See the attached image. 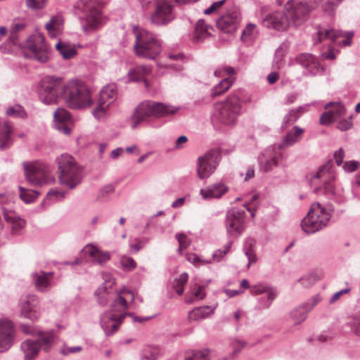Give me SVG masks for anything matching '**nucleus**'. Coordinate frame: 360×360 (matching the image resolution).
I'll list each match as a JSON object with an SVG mask.
<instances>
[{
  "instance_id": "37998d69",
  "label": "nucleus",
  "mask_w": 360,
  "mask_h": 360,
  "mask_svg": "<svg viewBox=\"0 0 360 360\" xmlns=\"http://www.w3.org/2000/svg\"><path fill=\"white\" fill-rule=\"evenodd\" d=\"M245 346V342L238 340H234L231 345V352L219 360H233L236 355L238 354Z\"/></svg>"
},
{
  "instance_id": "2f4dec72",
  "label": "nucleus",
  "mask_w": 360,
  "mask_h": 360,
  "mask_svg": "<svg viewBox=\"0 0 360 360\" xmlns=\"http://www.w3.org/2000/svg\"><path fill=\"white\" fill-rule=\"evenodd\" d=\"M278 155L274 150H266L259 157L261 169L265 172L271 171L277 165Z\"/></svg>"
},
{
  "instance_id": "0e129e2a",
  "label": "nucleus",
  "mask_w": 360,
  "mask_h": 360,
  "mask_svg": "<svg viewBox=\"0 0 360 360\" xmlns=\"http://www.w3.org/2000/svg\"><path fill=\"white\" fill-rule=\"evenodd\" d=\"M226 0H221L213 3L210 7L205 10L204 13L210 15L219 9L225 3Z\"/></svg>"
},
{
  "instance_id": "58836bf2",
  "label": "nucleus",
  "mask_w": 360,
  "mask_h": 360,
  "mask_svg": "<svg viewBox=\"0 0 360 360\" xmlns=\"http://www.w3.org/2000/svg\"><path fill=\"white\" fill-rule=\"evenodd\" d=\"M56 50L62 56L63 58L68 60L74 58L77 52L73 45L59 41L56 45Z\"/></svg>"
},
{
  "instance_id": "0eeeda50",
  "label": "nucleus",
  "mask_w": 360,
  "mask_h": 360,
  "mask_svg": "<svg viewBox=\"0 0 360 360\" xmlns=\"http://www.w3.org/2000/svg\"><path fill=\"white\" fill-rule=\"evenodd\" d=\"M136 39L134 50L137 56L155 59L160 53L161 44L153 33L141 30L136 33Z\"/></svg>"
},
{
  "instance_id": "8fccbe9b",
  "label": "nucleus",
  "mask_w": 360,
  "mask_h": 360,
  "mask_svg": "<svg viewBox=\"0 0 360 360\" xmlns=\"http://www.w3.org/2000/svg\"><path fill=\"white\" fill-rule=\"evenodd\" d=\"M186 258L189 262L192 263L196 267L206 265L212 262L211 259H202L194 253L188 254Z\"/></svg>"
},
{
  "instance_id": "13d9d810",
  "label": "nucleus",
  "mask_w": 360,
  "mask_h": 360,
  "mask_svg": "<svg viewBox=\"0 0 360 360\" xmlns=\"http://www.w3.org/2000/svg\"><path fill=\"white\" fill-rule=\"evenodd\" d=\"M360 187V172L355 176L354 180L352 184V191L353 196L356 198L360 199V193H359V188Z\"/></svg>"
},
{
  "instance_id": "a878e982",
  "label": "nucleus",
  "mask_w": 360,
  "mask_h": 360,
  "mask_svg": "<svg viewBox=\"0 0 360 360\" xmlns=\"http://www.w3.org/2000/svg\"><path fill=\"white\" fill-rule=\"evenodd\" d=\"M319 301L320 298L316 295L296 308L294 310V325L303 322L307 319L308 313Z\"/></svg>"
},
{
  "instance_id": "f8f14e48",
  "label": "nucleus",
  "mask_w": 360,
  "mask_h": 360,
  "mask_svg": "<svg viewBox=\"0 0 360 360\" xmlns=\"http://www.w3.org/2000/svg\"><path fill=\"white\" fill-rule=\"evenodd\" d=\"M25 172L27 181L34 186L49 184L54 181L48 167L41 162H37L26 165Z\"/></svg>"
},
{
  "instance_id": "20e7f679",
  "label": "nucleus",
  "mask_w": 360,
  "mask_h": 360,
  "mask_svg": "<svg viewBox=\"0 0 360 360\" xmlns=\"http://www.w3.org/2000/svg\"><path fill=\"white\" fill-rule=\"evenodd\" d=\"M333 211L334 208L331 205L323 206L319 202L311 204L306 217L301 222L303 231L307 234H312L325 228Z\"/></svg>"
},
{
  "instance_id": "393cba45",
  "label": "nucleus",
  "mask_w": 360,
  "mask_h": 360,
  "mask_svg": "<svg viewBox=\"0 0 360 360\" xmlns=\"http://www.w3.org/2000/svg\"><path fill=\"white\" fill-rule=\"evenodd\" d=\"M38 304L37 298L35 295H30L25 300L22 301L20 314L22 317L30 319L31 321L37 320L39 316L36 307Z\"/></svg>"
},
{
  "instance_id": "a19ab883",
  "label": "nucleus",
  "mask_w": 360,
  "mask_h": 360,
  "mask_svg": "<svg viewBox=\"0 0 360 360\" xmlns=\"http://www.w3.org/2000/svg\"><path fill=\"white\" fill-rule=\"evenodd\" d=\"M258 30L257 25L253 23H249L246 25L241 34V40L243 42H251L258 36Z\"/></svg>"
},
{
  "instance_id": "72a5a7b5",
  "label": "nucleus",
  "mask_w": 360,
  "mask_h": 360,
  "mask_svg": "<svg viewBox=\"0 0 360 360\" xmlns=\"http://www.w3.org/2000/svg\"><path fill=\"white\" fill-rule=\"evenodd\" d=\"M45 28L50 37L56 38L63 32V19L60 15L53 16L46 24Z\"/></svg>"
},
{
  "instance_id": "5701e85b",
  "label": "nucleus",
  "mask_w": 360,
  "mask_h": 360,
  "mask_svg": "<svg viewBox=\"0 0 360 360\" xmlns=\"http://www.w3.org/2000/svg\"><path fill=\"white\" fill-rule=\"evenodd\" d=\"M326 112L320 117V123L328 125L335 122L345 113V108L341 103L330 102L325 105Z\"/></svg>"
},
{
  "instance_id": "e433bc0d",
  "label": "nucleus",
  "mask_w": 360,
  "mask_h": 360,
  "mask_svg": "<svg viewBox=\"0 0 360 360\" xmlns=\"http://www.w3.org/2000/svg\"><path fill=\"white\" fill-rule=\"evenodd\" d=\"M5 221L11 225L13 233H16L24 228L25 222L13 211H4Z\"/></svg>"
},
{
  "instance_id": "6e6552de",
  "label": "nucleus",
  "mask_w": 360,
  "mask_h": 360,
  "mask_svg": "<svg viewBox=\"0 0 360 360\" xmlns=\"http://www.w3.org/2000/svg\"><path fill=\"white\" fill-rule=\"evenodd\" d=\"M58 170L61 184L72 188L80 182L82 170L72 156L67 154L60 156L58 159Z\"/></svg>"
},
{
  "instance_id": "c756f323",
  "label": "nucleus",
  "mask_w": 360,
  "mask_h": 360,
  "mask_svg": "<svg viewBox=\"0 0 360 360\" xmlns=\"http://www.w3.org/2000/svg\"><path fill=\"white\" fill-rule=\"evenodd\" d=\"M53 274L52 272L40 271L32 274L34 287L38 291L46 292L51 288V280Z\"/></svg>"
},
{
  "instance_id": "4c0bfd02",
  "label": "nucleus",
  "mask_w": 360,
  "mask_h": 360,
  "mask_svg": "<svg viewBox=\"0 0 360 360\" xmlns=\"http://www.w3.org/2000/svg\"><path fill=\"white\" fill-rule=\"evenodd\" d=\"M214 309L210 306L197 307L189 312L188 318L190 321H200L210 316Z\"/></svg>"
},
{
  "instance_id": "39448f33",
  "label": "nucleus",
  "mask_w": 360,
  "mask_h": 360,
  "mask_svg": "<svg viewBox=\"0 0 360 360\" xmlns=\"http://www.w3.org/2000/svg\"><path fill=\"white\" fill-rule=\"evenodd\" d=\"M63 98L72 108H86L93 104L91 91L82 81L72 80L63 88Z\"/></svg>"
},
{
  "instance_id": "dca6fc26",
  "label": "nucleus",
  "mask_w": 360,
  "mask_h": 360,
  "mask_svg": "<svg viewBox=\"0 0 360 360\" xmlns=\"http://www.w3.org/2000/svg\"><path fill=\"white\" fill-rule=\"evenodd\" d=\"M117 86L112 84L104 86L99 94L97 105L93 111L94 116L100 119L105 117L109 106L115 101Z\"/></svg>"
},
{
  "instance_id": "7c9ffc66",
  "label": "nucleus",
  "mask_w": 360,
  "mask_h": 360,
  "mask_svg": "<svg viewBox=\"0 0 360 360\" xmlns=\"http://www.w3.org/2000/svg\"><path fill=\"white\" fill-rule=\"evenodd\" d=\"M229 188L223 183L214 184L206 188L201 189L200 193L203 199L219 198L226 193Z\"/></svg>"
},
{
  "instance_id": "774afa93",
  "label": "nucleus",
  "mask_w": 360,
  "mask_h": 360,
  "mask_svg": "<svg viewBox=\"0 0 360 360\" xmlns=\"http://www.w3.org/2000/svg\"><path fill=\"white\" fill-rule=\"evenodd\" d=\"M245 255L249 260V264L248 266H250V264L252 263H255L257 261V257H256V255L254 252V250L252 249V248H249L248 250H245Z\"/></svg>"
},
{
  "instance_id": "1a4fd4ad",
  "label": "nucleus",
  "mask_w": 360,
  "mask_h": 360,
  "mask_svg": "<svg viewBox=\"0 0 360 360\" xmlns=\"http://www.w3.org/2000/svg\"><path fill=\"white\" fill-rule=\"evenodd\" d=\"M342 37H344L342 31L321 25H318L315 33L312 35V41L314 45L326 41V45L328 46V51L323 52L321 56L325 59L333 60L335 58V54L332 45L337 39Z\"/></svg>"
},
{
  "instance_id": "a211bd4d",
  "label": "nucleus",
  "mask_w": 360,
  "mask_h": 360,
  "mask_svg": "<svg viewBox=\"0 0 360 360\" xmlns=\"http://www.w3.org/2000/svg\"><path fill=\"white\" fill-rule=\"evenodd\" d=\"M27 46L34 59L45 63L49 59V49L45 42V37L41 34L32 36L28 41Z\"/></svg>"
},
{
  "instance_id": "c85d7f7f",
  "label": "nucleus",
  "mask_w": 360,
  "mask_h": 360,
  "mask_svg": "<svg viewBox=\"0 0 360 360\" xmlns=\"http://www.w3.org/2000/svg\"><path fill=\"white\" fill-rule=\"evenodd\" d=\"M311 8L303 2H296L294 0V27L299 26L306 22Z\"/></svg>"
},
{
  "instance_id": "338daca9",
  "label": "nucleus",
  "mask_w": 360,
  "mask_h": 360,
  "mask_svg": "<svg viewBox=\"0 0 360 360\" xmlns=\"http://www.w3.org/2000/svg\"><path fill=\"white\" fill-rule=\"evenodd\" d=\"M345 158V152L342 148H339L334 153V158L335 160L337 165L340 166L342 164L343 159Z\"/></svg>"
},
{
  "instance_id": "09e8293b",
  "label": "nucleus",
  "mask_w": 360,
  "mask_h": 360,
  "mask_svg": "<svg viewBox=\"0 0 360 360\" xmlns=\"http://www.w3.org/2000/svg\"><path fill=\"white\" fill-rule=\"evenodd\" d=\"M186 360H210V351L203 349L193 352L191 354L187 355Z\"/></svg>"
},
{
  "instance_id": "5fc2aeb1",
  "label": "nucleus",
  "mask_w": 360,
  "mask_h": 360,
  "mask_svg": "<svg viewBox=\"0 0 360 360\" xmlns=\"http://www.w3.org/2000/svg\"><path fill=\"white\" fill-rule=\"evenodd\" d=\"M231 244L232 243H229L228 244L224 245L222 249H219L216 250L212 255L213 260L219 262L224 257V256L229 252Z\"/></svg>"
},
{
  "instance_id": "79ce46f5",
  "label": "nucleus",
  "mask_w": 360,
  "mask_h": 360,
  "mask_svg": "<svg viewBox=\"0 0 360 360\" xmlns=\"http://www.w3.org/2000/svg\"><path fill=\"white\" fill-rule=\"evenodd\" d=\"M251 292L252 295H259L263 292H266L268 294V300L270 302V303L275 299L276 296V292L274 289L262 284L255 285L252 288Z\"/></svg>"
},
{
  "instance_id": "412c9836",
  "label": "nucleus",
  "mask_w": 360,
  "mask_h": 360,
  "mask_svg": "<svg viewBox=\"0 0 360 360\" xmlns=\"http://www.w3.org/2000/svg\"><path fill=\"white\" fill-rule=\"evenodd\" d=\"M217 153L213 150L207 152L198 160V176L200 179L208 178L217 167Z\"/></svg>"
},
{
  "instance_id": "ddd939ff",
  "label": "nucleus",
  "mask_w": 360,
  "mask_h": 360,
  "mask_svg": "<svg viewBox=\"0 0 360 360\" xmlns=\"http://www.w3.org/2000/svg\"><path fill=\"white\" fill-rule=\"evenodd\" d=\"M101 4V0H80L77 3V7L85 14L86 25L84 27L85 30L94 29L100 23Z\"/></svg>"
},
{
  "instance_id": "f704fd0d",
  "label": "nucleus",
  "mask_w": 360,
  "mask_h": 360,
  "mask_svg": "<svg viewBox=\"0 0 360 360\" xmlns=\"http://www.w3.org/2000/svg\"><path fill=\"white\" fill-rule=\"evenodd\" d=\"M150 68L148 66L139 65L129 72V79L131 81L143 80L146 89L149 87V83L146 79V76L150 73Z\"/></svg>"
},
{
  "instance_id": "bf43d9fd",
  "label": "nucleus",
  "mask_w": 360,
  "mask_h": 360,
  "mask_svg": "<svg viewBox=\"0 0 360 360\" xmlns=\"http://www.w3.org/2000/svg\"><path fill=\"white\" fill-rule=\"evenodd\" d=\"M26 6L31 9H41L45 6L46 0H25Z\"/></svg>"
},
{
  "instance_id": "de8ad7c7",
  "label": "nucleus",
  "mask_w": 360,
  "mask_h": 360,
  "mask_svg": "<svg viewBox=\"0 0 360 360\" xmlns=\"http://www.w3.org/2000/svg\"><path fill=\"white\" fill-rule=\"evenodd\" d=\"M205 296L204 287L198 285L193 287L190 292V297L188 298L189 302H193L197 300H202Z\"/></svg>"
},
{
  "instance_id": "7ed1b4c3",
  "label": "nucleus",
  "mask_w": 360,
  "mask_h": 360,
  "mask_svg": "<svg viewBox=\"0 0 360 360\" xmlns=\"http://www.w3.org/2000/svg\"><path fill=\"white\" fill-rule=\"evenodd\" d=\"M177 108L162 103L146 101L137 105L130 118L131 127L136 129L143 122L152 117H161L174 114Z\"/></svg>"
},
{
  "instance_id": "4468645a",
  "label": "nucleus",
  "mask_w": 360,
  "mask_h": 360,
  "mask_svg": "<svg viewBox=\"0 0 360 360\" xmlns=\"http://www.w3.org/2000/svg\"><path fill=\"white\" fill-rule=\"evenodd\" d=\"M61 79L56 77H46L41 82L39 98L47 105L55 103L59 94L63 91Z\"/></svg>"
},
{
  "instance_id": "f03ea898",
  "label": "nucleus",
  "mask_w": 360,
  "mask_h": 360,
  "mask_svg": "<svg viewBox=\"0 0 360 360\" xmlns=\"http://www.w3.org/2000/svg\"><path fill=\"white\" fill-rule=\"evenodd\" d=\"M134 299V294L128 290H123L117 295L111 304L110 311L101 319L102 327L106 335H110L117 331L127 314L129 303L132 302Z\"/></svg>"
},
{
  "instance_id": "c9c22d12",
  "label": "nucleus",
  "mask_w": 360,
  "mask_h": 360,
  "mask_svg": "<svg viewBox=\"0 0 360 360\" xmlns=\"http://www.w3.org/2000/svg\"><path fill=\"white\" fill-rule=\"evenodd\" d=\"M212 31V27L207 25L203 20H200L196 22L193 41L198 42L203 40L210 36Z\"/></svg>"
},
{
  "instance_id": "f3484780",
  "label": "nucleus",
  "mask_w": 360,
  "mask_h": 360,
  "mask_svg": "<svg viewBox=\"0 0 360 360\" xmlns=\"http://www.w3.org/2000/svg\"><path fill=\"white\" fill-rule=\"evenodd\" d=\"M173 19L172 4L167 0H157L155 11L150 16V22L156 25H165Z\"/></svg>"
},
{
  "instance_id": "3c124183",
  "label": "nucleus",
  "mask_w": 360,
  "mask_h": 360,
  "mask_svg": "<svg viewBox=\"0 0 360 360\" xmlns=\"http://www.w3.org/2000/svg\"><path fill=\"white\" fill-rule=\"evenodd\" d=\"M352 115H350L347 119H340L337 122V128L342 131H345L350 129L353 123L352 121Z\"/></svg>"
},
{
  "instance_id": "69168bd1",
  "label": "nucleus",
  "mask_w": 360,
  "mask_h": 360,
  "mask_svg": "<svg viewBox=\"0 0 360 360\" xmlns=\"http://www.w3.org/2000/svg\"><path fill=\"white\" fill-rule=\"evenodd\" d=\"M349 291H350V288H345V289H342V290H339V291L336 292H335V293H334V294L333 295V296L330 297L329 302H330V304L334 303L335 302H336L337 300H338L340 299V297L342 295L347 294V293H348Z\"/></svg>"
},
{
  "instance_id": "aec40b11",
  "label": "nucleus",
  "mask_w": 360,
  "mask_h": 360,
  "mask_svg": "<svg viewBox=\"0 0 360 360\" xmlns=\"http://www.w3.org/2000/svg\"><path fill=\"white\" fill-rule=\"evenodd\" d=\"M235 73V70L231 67H221L215 70L214 75L216 77H221L229 76V77L224 78L219 84L213 88L212 93V96H218L225 93L231 88L236 80V77H234Z\"/></svg>"
},
{
  "instance_id": "bb28decb",
  "label": "nucleus",
  "mask_w": 360,
  "mask_h": 360,
  "mask_svg": "<svg viewBox=\"0 0 360 360\" xmlns=\"http://www.w3.org/2000/svg\"><path fill=\"white\" fill-rule=\"evenodd\" d=\"M238 13L237 12H232L222 15L217 22V27L226 32H233L238 26Z\"/></svg>"
},
{
  "instance_id": "cd10ccee",
  "label": "nucleus",
  "mask_w": 360,
  "mask_h": 360,
  "mask_svg": "<svg viewBox=\"0 0 360 360\" xmlns=\"http://www.w3.org/2000/svg\"><path fill=\"white\" fill-rule=\"evenodd\" d=\"M54 119L57 129L65 134H69L71 131L72 118L65 109L59 108L54 113Z\"/></svg>"
},
{
  "instance_id": "f257e3e1",
  "label": "nucleus",
  "mask_w": 360,
  "mask_h": 360,
  "mask_svg": "<svg viewBox=\"0 0 360 360\" xmlns=\"http://www.w3.org/2000/svg\"><path fill=\"white\" fill-rule=\"evenodd\" d=\"M314 191L317 195H323L328 199L341 205L345 202L343 189L336 185L335 172L332 160L319 167L311 179Z\"/></svg>"
},
{
  "instance_id": "6ab92c4d",
  "label": "nucleus",
  "mask_w": 360,
  "mask_h": 360,
  "mask_svg": "<svg viewBox=\"0 0 360 360\" xmlns=\"http://www.w3.org/2000/svg\"><path fill=\"white\" fill-rule=\"evenodd\" d=\"M15 334V325L11 320L0 319V352H4L11 347Z\"/></svg>"
},
{
  "instance_id": "4d7b16f0",
  "label": "nucleus",
  "mask_w": 360,
  "mask_h": 360,
  "mask_svg": "<svg viewBox=\"0 0 360 360\" xmlns=\"http://www.w3.org/2000/svg\"><path fill=\"white\" fill-rule=\"evenodd\" d=\"M6 114L11 116H16L23 117L25 115L22 108L20 105H14L10 107L6 110Z\"/></svg>"
},
{
  "instance_id": "ea45409f",
  "label": "nucleus",
  "mask_w": 360,
  "mask_h": 360,
  "mask_svg": "<svg viewBox=\"0 0 360 360\" xmlns=\"http://www.w3.org/2000/svg\"><path fill=\"white\" fill-rule=\"evenodd\" d=\"M11 131L12 126L9 122H4L2 125L0 123V148H6L10 145Z\"/></svg>"
},
{
  "instance_id": "680f3d73",
  "label": "nucleus",
  "mask_w": 360,
  "mask_h": 360,
  "mask_svg": "<svg viewBox=\"0 0 360 360\" xmlns=\"http://www.w3.org/2000/svg\"><path fill=\"white\" fill-rule=\"evenodd\" d=\"M359 162L356 160L346 161L343 164V169L347 172H354L359 167Z\"/></svg>"
},
{
  "instance_id": "603ef678",
  "label": "nucleus",
  "mask_w": 360,
  "mask_h": 360,
  "mask_svg": "<svg viewBox=\"0 0 360 360\" xmlns=\"http://www.w3.org/2000/svg\"><path fill=\"white\" fill-rule=\"evenodd\" d=\"M25 28V25L23 23H16L12 25L11 27V34L9 37V40L13 44H15L17 43V32L22 30Z\"/></svg>"
},
{
  "instance_id": "473e14b6",
  "label": "nucleus",
  "mask_w": 360,
  "mask_h": 360,
  "mask_svg": "<svg viewBox=\"0 0 360 360\" xmlns=\"http://www.w3.org/2000/svg\"><path fill=\"white\" fill-rule=\"evenodd\" d=\"M84 255H89L91 261L99 264H103L110 259V255L107 252H103L96 247L88 245L82 250Z\"/></svg>"
},
{
  "instance_id": "052dcab7",
  "label": "nucleus",
  "mask_w": 360,
  "mask_h": 360,
  "mask_svg": "<svg viewBox=\"0 0 360 360\" xmlns=\"http://www.w3.org/2000/svg\"><path fill=\"white\" fill-rule=\"evenodd\" d=\"M176 238L179 244V252H181L183 250L186 249L190 245V240L188 239L186 235L181 233L177 235Z\"/></svg>"
},
{
  "instance_id": "b1692460",
  "label": "nucleus",
  "mask_w": 360,
  "mask_h": 360,
  "mask_svg": "<svg viewBox=\"0 0 360 360\" xmlns=\"http://www.w3.org/2000/svg\"><path fill=\"white\" fill-rule=\"evenodd\" d=\"M104 283L100 286L95 292L97 300L101 305L107 304L111 294V289L115 285V280L110 274L105 273L103 274Z\"/></svg>"
},
{
  "instance_id": "9b49d317",
  "label": "nucleus",
  "mask_w": 360,
  "mask_h": 360,
  "mask_svg": "<svg viewBox=\"0 0 360 360\" xmlns=\"http://www.w3.org/2000/svg\"><path fill=\"white\" fill-rule=\"evenodd\" d=\"M292 19V3L288 0L283 12H275L266 15L262 23L264 26L278 31L286 30Z\"/></svg>"
},
{
  "instance_id": "4be33fe9",
  "label": "nucleus",
  "mask_w": 360,
  "mask_h": 360,
  "mask_svg": "<svg viewBox=\"0 0 360 360\" xmlns=\"http://www.w3.org/2000/svg\"><path fill=\"white\" fill-rule=\"evenodd\" d=\"M245 212L244 210H232L227 214L226 227L231 235H239L244 229Z\"/></svg>"
},
{
  "instance_id": "49530a36",
  "label": "nucleus",
  "mask_w": 360,
  "mask_h": 360,
  "mask_svg": "<svg viewBox=\"0 0 360 360\" xmlns=\"http://www.w3.org/2000/svg\"><path fill=\"white\" fill-rule=\"evenodd\" d=\"M160 353V349L158 347L146 346L142 351V358L147 360H155Z\"/></svg>"
},
{
  "instance_id": "864d4df0",
  "label": "nucleus",
  "mask_w": 360,
  "mask_h": 360,
  "mask_svg": "<svg viewBox=\"0 0 360 360\" xmlns=\"http://www.w3.org/2000/svg\"><path fill=\"white\" fill-rule=\"evenodd\" d=\"M342 0H328L324 6V11L328 15L334 14L335 9L340 5Z\"/></svg>"
},
{
  "instance_id": "a18cd8bd",
  "label": "nucleus",
  "mask_w": 360,
  "mask_h": 360,
  "mask_svg": "<svg viewBox=\"0 0 360 360\" xmlns=\"http://www.w3.org/2000/svg\"><path fill=\"white\" fill-rule=\"evenodd\" d=\"M188 276L186 273H183L174 280L173 288L178 295H182L184 291V285L188 281Z\"/></svg>"
},
{
  "instance_id": "6e6d98bb",
  "label": "nucleus",
  "mask_w": 360,
  "mask_h": 360,
  "mask_svg": "<svg viewBox=\"0 0 360 360\" xmlns=\"http://www.w3.org/2000/svg\"><path fill=\"white\" fill-rule=\"evenodd\" d=\"M347 326L350 328L352 333L360 337V318L352 319L347 323Z\"/></svg>"
},
{
  "instance_id": "c03bdc74",
  "label": "nucleus",
  "mask_w": 360,
  "mask_h": 360,
  "mask_svg": "<svg viewBox=\"0 0 360 360\" xmlns=\"http://www.w3.org/2000/svg\"><path fill=\"white\" fill-rule=\"evenodd\" d=\"M20 198L26 203L33 202L39 195V193L31 189H26L22 186L19 187Z\"/></svg>"
},
{
  "instance_id": "2eb2a0df",
  "label": "nucleus",
  "mask_w": 360,
  "mask_h": 360,
  "mask_svg": "<svg viewBox=\"0 0 360 360\" xmlns=\"http://www.w3.org/2000/svg\"><path fill=\"white\" fill-rule=\"evenodd\" d=\"M318 59L310 53H302L294 60V71L304 76H314L323 72Z\"/></svg>"
},
{
  "instance_id": "e2e57ef3",
  "label": "nucleus",
  "mask_w": 360,
  "mask_h": 360,
  "mask_svg": "<svg viewBox=\"0 0 360 360\" xmlns=\"http://www.w3.org/2000/svg\"><path fill=\"white\" fill-rule=\"evenodd\" d=\"M121 264L124 269H127L129 270L133 269L136 266L135 261L132 258L128 257H123L121 259Z\"/></svg>"
},
{
  "instance_id": "423d86ee",
  "label": "nucleus",
  "mask_w": 360,
  "mask_h": 360,
  "mask_svg": "<svg viewBox=\"0 0 360 360\" xmlns=\"http://www.w3.org/2000/svg\"><path fill=\"white\" fill-rule=\"evenodd\" d=\"M241 102L239 94L233 93L225 100L215 103L214 116L224 125H235L241 113Z\"/></svg>"
},
{
  "instance_id": "9d476101",
  "label": "nucleus",
  "mask_w": 360,
  "mask_h": 360,
  "mask_svg": "<svg viewBox=\"0 0 360 360\" xmlns=\"http://www.w3.org/2000/svg\"><path fill=\"white\" fill-rule=\"evenodd\" d=\"M53 336L50 333H41L37 340H26L21 343L20 349L24 360H34L41 348L47 352L52 346Z\"/></svg>"
}]
</instances>
